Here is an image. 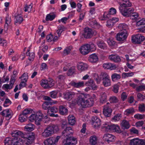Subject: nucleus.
Masks as SVG:
<instances>
[{
    "instance_id": "nucleus-1",
    "label": "nucleus",
    "mask_w": 145,
    "mask_h": 145,
    "mask_svg": "<svg viewBox=\"0 0 145 145\" xmlns=\"http://www.w3.org/2000/svg\"><path fill=\"white\" fill-rule=\"evenodd\" d=\"M95 98L96 95L94 94H93L91 98H90L89 94L81 93L78 96L77 104L83 108L89 107L93 105L94 99Z\"/></svg>"
},
{
    "instance_id": "nucleus-2",
    "label": "nucleus",
    "mask_w": 145,
    "mask_h": 145,
    "mask_svg": "<svg viewBox=\"0 0 145 145\" xmlns=\"http://www.w3.org/2000/svg\"><path fill=\"white\" fill-rule=\"evenodd\" d=\"M93 77L97 84H99L102 80V84L105 87H108L111 85V81L109 74L104 72H101L99 76L96 73L93 74Z\"/></svg>"
},
{
    "instance_id": "nucleus-3",
    "label": "nucleus",
    "mask_w": 145,
    "mask_h": 145,
    "mask_svg": "<svg viewBox=\"0 0 145 145\" xmlns=\"http://www.w3.org/2000/svg\"><path fill=\"white\" fill-rule=\"evenodd\" d=\"M58 130V127L54 125H49L44 129L42 133V136L44 138H48L54 134L55 131Z\"/></svg>"
},
{
    "instance_id": "nucleus-4",
    "label": "nucleus",
    "mask_w": 145,
    "mask_h": 145,
    "mask_svg": "<svg viewBox=\"0 0 145 145\" xmlns=\"http://www.w3.org/2000/svg\"><path fill=\"white\" fill-rule=\"evenodd\" d=\"M102 128L107 132H115L118 133H121V130L119 126L114 124L110 125L108 122H106L103 125Z\"/></svg>"
},
{
    "instance_id": "nucleus-5",
    "label": "nucleus",
    "mask_w": 145,
    "mask_h": 145,
    "mask_svg": "<svg viewBox=\"0 0 145 145\" xmlns=\"http://www.w3.org/2000/svg\"><path fill=\"white\" fill-rule=\"evenodd\" d=\"M24 135L26 136L23 138V139L22 140L23 143L28 145L33 143L35 137L34 133H32L28 134L25 133Z\"/></svg>"
},
{
    "instance_id": "nucleus-6",
    "label": "nucleus",
    "mask_w": 145,
    "mask_h": 145,
    "mask_svg": "<svg viewBox=\"0 0 145 145\" xmlns=\"http://www.w3.org/2000/svg\"><path fill=\"white\" fill-rule=\"evenodd\" d=\"M80 92V91H78L77 92H74L71 91L65 92L63 93L64 98L65 99L70 101L76 96L78 97L79 95L81 94ZM78 98V97L77 100Z\"/></svg>"
},
{
    "instance_id": "nucleus-7",
    "label": "nucleus",
    "mask_w": 145,
    "mask_h": 145,
    "mask_svg": "<svg viewBox=\"0 0 145 145\" xmlns=\"http://www.w3.org/2000/svg\"><path fill=\"white\" fill-rule=\"evenodd\" d=\"M129 7L119 8L120 12L123 16L126 17H130L131 14L134 12V10L133 8Z\"/></svg>"
},
{
    "instance_id": "nucleus-8",
    "label": "nucleus",
    "mask_w": 145,
    "mask_h": 145,
    "mask_svg": "<svg viewBox=\"0 0 145 145\" xmlns=\"http://www.w3.org/2000/svg\"><path fill=\"white\" fill-rule=\"evenodd\" d=\"M60 137H51L47 139L44 142V145H56Z\"/></svg>"
},
{
    "instance_id": "nucleus-9",
    "label": "nucleus",
    "mask_w": 145,
    "mask_h": 145,
    "mask_svg": "<svg viewBox=\"0 0 145 145\" xmlns=\"http://www.w3.org/2000/svg\"><path fill=\"white\" fill-rule=\"evenodd\" d=\"M128 35L127 31H122L117 34L116 38L117 40L124 42L126 40Z\"/></svg>"
},
{
    "instance_id": "nucleus-10",
    "label": "nucleus",
    "mask_w": 145,
    "mask_h": 145,
    "mask_svg": "<svg viewBox=\"0 0 145 145\" xmlns=\"http://www.w3.org/2000/svg\"><path fill=\"white\" fill-rule=\"evenodd\" d=\"M145 37L140 34H138L132 37V40L133 42L137 44H140L142 42L145 40Z\"/></svg>"
},
{
    "instance_id": "nucleus-11",
    "label": "nucleus",
    "mask_w": 145,
    "mask_h": 145,
    "mask_svg": "<svg viewBox=\"0 0 145 145\" xmlns=\"http://www.w3.org/2000/svg\"><path fill=\"white\" fill-rule=\"evenodd\" d=\"M40 84L42 87L44 88H49L54 86V82L52 80L49 81L46 80H42Z\"/></svg>"
},
{
    "instance_id": "nucleus-12",
    "label": "nucleus",
    "mask_w": 145,
    "mask_h": 145,
    "mask_svg": "<svg viewBox=\"0 0 145 145\" xmlns=\"http://www.w3.org/2000/svg\"><path fill=\"white\" fill-rule=\"evenodd\" d=\"M0 114L2 115L3 117L5 116L6 119L7 120H10L12 116V111L9 109H7L3 110L0 113Z\"/></svg>"
},
{
    "instance_id": "nucleus-13",
    "label": "nucleus",
    "mask_w": 145,
    "mask_h": 145,
    "mask_svg": "<svg viewBox=\"0 0 145 145\" xmlns=\"http://www.w3.org/2000/svg\"><path fill=\"white\" fill-rule=\"evenodd\" d=\"M88 44H86L83 45L79 48L80 53L83 55H86L90 52Z\"/></svg>"
},
{
    "instance_id": "nucleus-14",
    "label": "nucleus",
    "mask_w": 145,
    "mask_h": 145,
    "mask_svg": "<svg viewBox=\"0 0 145 145\" xmlns=\"http://www.w3.org/2000/svg\"><path fill=\"white\" fill-rule=\"evenodd\" d=\"M73 131L71 127H66L65 129L62 132V136L66 137H69L73 133Z\"/></svg>"
},
{
    "instance_id": "nucleus-15",
    "label": "nucleus",
    "mask_w": 145,
    "mask_h": 145,
    "mask_svg": "<svg viewBox=\"0 0 145 145\" xmlns=\"http://www.w3.org/2000/svg\"><path fill=\"white\" fill-rule=\"evenodd\" d=\"M112 109L109 106L105 105L104 106L103 112L104 115L107 117H109L112 112Z\"/></svg>"
},
{
    "instance_id": "nucleus-16",
    "label": "nucleus",
    "mask_w": 145,
    "mask_h": 145,
    "mask_svg": "<svg viewBox=\"0 0 145 145\" xmlns=\"http://www.w3.org/2000/svg\"><path fill=\"white\" fill-rule=\"evenodd\" d=\"M114 135L109 134H105L103 137V140L108 143L114 141Z\"/></svg>"
},
{
    "instance_id": "nucleus-17",
    "label": "nucleus",
    "mask_w": 145,
    "mask_h": 145,
    "mask_svg": "<svg viewBox=\"0 0 145 145\" xmlns=\"http://www.w3.org/2000/svg\"><path fill=\"white\" fill-rule=\"evenodd\" d=\"M69 85L77 88L83 87L84 86V81H81L78 82H76L74 81H72L69 83Z\"/></svg>"
},
{
    "instance_id": "nucleus-18",
    "label": "nucleus",
    "mask_w": 145,
    "mask_h": 145,
    "mask_svg": "<svg viewBox=\"0 0 145 145\" xmlns=\"http://www.w3.org/2000/svg\"><path fill=\"white\" fill-rule=\"evenodd\" d=\"M93 32L91 29L85 28L84 29V37L86 39L90 38L92 36Z\"/></svg>"
},
{
    "instance_id": "nucleus-19",
    "label": "nucleus",
    "mask_w": 145,
    "mask_h": 145,
    "mask_svg": "<svg viewBox=\"0 0 145 145\" xmlns=\"http://www.w3.org/2000/svg\"><path fill=\"white\" fill-rule=\"evenodd\" d=\"M85 85L86 86L91 88V89L93 90L96 89L97 88L94 81L91 79L86 82L85 83Z\"/></svg>"
},
{
    "instance_id": "nucleus-20",
    "label": "nucleus",
    "mask_w": 145,
    "mask_h": 145,
    "mask_svg": "<svg viewBox=\"0 0 145 145\" xmlns=\"http://www.w3.org/2000/svg\"><path fill=\"white\" fill-rule=\"evenodd\" d=\"M13 137H15L19 138V137H21L23 138V137H25V134H24L22 132L18 130H16L13 131L11 134Z\"/></svg>"
},
{
    "instance_id": "nucleus-21",
    "label": "nucleus",
    "mask_w": 145,
    "mask_h": 145,
    "mask_svg": "<svg viewBox=\"0 0 145 145\" xmlns=\"http://www.w3.org/2000/svg\"><path fill=\"white\" fill-rule=\"evenodd\" d=\"M78 69L80 71H82L86 70L88 68L87 64L83 62H79L77 64Z\"/></svg>"
},
{
    "instance_id": "nucleus-22",
    "label": "nucleus",
    "mask_w": 145,
    "mask_h": 145,
    "mask_svg": "<svg viewBox=\"0 0 145 145\" xmlns=\"http://www.w3.org/2000/svg\"><path fill=\"white\" fill-rule=\"evenodd\" d=\"M123 3L120 4L119 8L130 7L132 6V4L130 0H121Z\"/></svg>"
},
{
    "instance_id": "nucleus-23",
    "label": "nucleus",
    "mask_w": 145,
    "mask_h": 145,
    "mask_svg": "<svg viewBox=\"0 0 145 145\" xmlns=\"http://www.w3.org/2000/svg\"><path fill=\"white\" fill-rule=\"evenodd\" d=\"M103 67L105 69L114 70L116 69V67L114 64L110 63H104L103 65Z\"/></svg>"
},
{
    "instance_id": "nucleus-24",
    "label": "nucleus",
    "mask_w": 145,
    "mask_h": 145,
    "mask_svg": "<svg viewBox=\"0 0 145 145\" xmlns=\"http://www.w3.org/2000/svg\"><path fill=\"white\" fill-rule=\"evenodd\" d=\"M108 59L111 61L116 63L119 62L121 61L120 57L117 55H110L109 56Z\"/></svg>"
},
{
    "instance_id": "nucleus-25",
    "label": "nucleus",
    "mask_w": 145,
    "mask_h": 145,
    "mask_svg": "<svg viewBox=\"0 0 145 145\" xmlns=\"http://www.w3.org/2000/svg\"><path fill=\"white\" fill-rule=\"evenodd\" d=\"M12 142V145H22L23 144V140L20 138H13Z\"/></svg>"
},
{
    "instance_id": "nucleus-26",
    "label": "nucleus",
    "mask_w": 145,
    "mask_h": 145,
    "mask_svg": "<svg viewBox=\"0 0 145 145\" xmlns=\"http://www.w3.org/2000/svg\"><path fill=\"white\" fill-rule=\"evenodd\" d=\"M89 142L91 145H95L97 144L98 138L95 135L91 136L89 139Z\"/></svg>"
},
{
    "instance_id": "nucleus-27",
    "label": "nucleus",
    "mask_w": 145,
    "mask_h": 145,
    "mask_svg": "<svg viewBox=\"0 0 145 145\" xmlns=\"http://www.w3.org/2000/svg\"><path fill=\"white\" fill-rule=\"evenodd\" d=\"M98 60L97 56L95 54L91 55L89 57V61L92 63H95Z\"/></svg>"
},
{
    "instance_id": "nucleus-28",
    "label": "nucleus",
    "mask_w": 145,
    "mask_h": 145,
    "mask_svg": "<svg viewBox=\"0 0 145 145\" xmlns=\"http://www.w3.org/2000/svg\"><path fill=\"white\" fill-rule=\"evenodd\" d=\"M100 102L102 103L106 102L107 101L106 93L105 92H102L100 94Z\"/></svg>"
},
{
    "instance_id": "nucleus-29",
    "label": "nucleus",
    "mask_w": 145,
    "mask_h": 145,
    "mask_svg": "<svg viewBox=\"0 0 145 145\" xmlns=\"http://www.w3.org/2000/svg\"><path fill=\"white\" fill-rule=\"evenodd\" d=\"M121 125L122 128L124 129H128L130 127L129 122L125 120H123L122 121Z\"/></svg>"
},
{
    "instance_id": "nucleus-30",
    "label": "nucleus",
    "mask_w": 145,
    "mask_h": 145,
    "mask_svg": "<svg viewBox=\"0 0 145 145\" xmlns=\"http://www.w3.org/2000/svg\"><path fill=\"white\" fill-rule=\"evenodd\" d=\"M57 29L56 31V33L59 37L61 35V34L63 31L66 29V28L63 26L59 25L57 27Z\"/></svg>"
},
{
    "instance_id": "nucleus-31",
    "label": "nucleus",
    "mask_w": 145,
    "mask_h": 145,
    "mask_svg": "<svg viewBox=\"0 0 145 145\" xmlns=\"http://www.w3.org/2000/svg\"><path fill=\"white\" fill-rule=\"evenodd\" d=\"M59 112L61 114L67 115L68 112V110L67 108L61 105L59 106Z\"/></svg>"
},
{
    "instance_id": "nucleus-32",
    "label": "nucleus",
    "mask_w": 145,
    "mask_h": 145,
    "mask_svg": "<svg viewBox=\"0 0 145 145\" xmlns=\"http://www.w3.org/2000/svg\"><path fill=\"white\" fill-rule=\"evenodd\" d=\"M94 119L93 124L95 128H97L101 125V120L97 117H95Z\"/></svg>"
},
{
    "instance_id": "nucleus-33",
    "label": "nucleus",
    "mask_w": 145,
    "mask_h": 145,
    "mask_svg": "<svg viewBox=\"0 0 145 145\" xmlns=\"http://www.w3.org/2000/svg\"><path fill=\"white\" fill-rule=\"evenodd\" d=\"M97 44L99 47L102 49H107L106 44L103 41H98L97 42Z\"/></svg>"
},
{
    "instance_id": "nucleus-34",
    "label": "nucleus",
    "mask_w": 145,
    "mask_h": 145,
    "mask_svg": "<svg viewBox=\"0 0 145 145\" xmlns=\"http://www.w3.org/2000/svg\"><path fill=\"white\" fill-rule=\"evenodd\" d=\"M139 139L135 138L130 140L129 145H140Z\"/></svg>"
},
{
    "instance_id": "nucleus-35",
    "label": "nucleus",
    "mask_w": 145,
    "mask_h": 145,
    "mask_svg": "<svg viewBox=\"0 0 145 145\" xmlns=\"http://www.w3.org/2000/svg\"><path fill=\"white\" fill-rule=\"evenodd\" d=\"M68 120L69 124L71 125H74L76 122L75 118L72 115H69L68 117Z\"/></svg>"
},
{
    "instance_id": "nucleus-36",
    "label": "nucleus",
    "mask_w": 145,
    "mask_h": 145,
    "mask_svg": "<svg viewBox=\"0 0 145 145\" xmlns=\"http://www.w3.org/2000/svg\"><path fill=\"white\" fill-rule=\"evenodd\" d=\"M130 17V18L132 20L137 21V20L139 19V14L137 13L134 12H133L131 14Z\"/></svg>"
},
{
    "instance_id": "nucleus-37",
    "label": "nucleus",
    "mask_w": 145,
    "mask_h": 145,
    "mask_svg": "<svg viewBox=\"0 0 145 145\" xmlns=\"http://www.w3.org/2000/svg\"><path fill=\"white\" fill-rule=\"evenodd\" d=\"M111 79L113 82L119 80L121 78L120 75L116 73H114L111 75Z\"/></svg>"
},
{
    "instance_id": "nucleus-38",
    "label": "nucleus",
    "mask_w": 145,
    "mask_h": 145,
    "mask_svg": "<svg viewBox=\"0 0 145 145\" xmlns=\"http://www.w3.org/2000/svg\"><path fill=\"white\" fill-rule=\"evenodd\" d=\"M34 125L31 123H29L25 127V129L26 131H31L34 130Z\"/></svg>"
},
{
    "instance_id": "nucleus-39",
    "label": "nucleus",
    "mask_w": 145,
    "mask_h": 145,
    "mask_svg": "<svg viewBox=\"0 0 145 145\" xmlns=\"http://www.w3.org/2000/svg\"><path fill=\"white\" fill-rule=\"evenodd\" d=\"M16 22L20 24L23 21V18L20 14H17L15 16Z\"/></svg>"
},
{
    "instance_id": "nucleus-40",
    "label": "nucleus",
    "mask_w": 145,
    "mask_h": 145,
    "mask_svg": "<svg viewBox=\"0 0 145 145\" xmlns=\"http://www.w3.org/2000/svg\"><path fill=\"white\" fill-rule=\"evenodd\" d=\"M33 4L31 3L29 5H26L24 8V11L25 12H30L32 10Z\"/></svg>"
},
{
    "instance_id": "nucleus-41",
    "label": "nucleus",
    "mask_w": 145,
    "mask_h": 145,
    "mask_svg": "<svg viewBox=\"0 0 145 145\" xmlns=\"http://www.w3.org/2000/svg\"><path fill=\"white\" fill-rule=\"evenodd\" d=\"M29 120L31 122H33L35 120L40 121V118H39L37 116L36 114H32L29 117Z\"/></svg>"
},
{
    "instance_id": "nucleus-42",
    "label": "nucleus",
    "mask_w": 145,
    "mask_h": 145,
    "mask_svg": "<svg viewBox=\"0 0 145 145\" xmlns=\"http://www.w3.org/2000/svg\"><path fill=\"white\" fill-rule=\"evenodd\" d=\"M134 74V72H123L122 73V76L123 78H125L127 77L132 76Z\"/></svg>"
},
{
    "instance_id": "nucleus-43",
    "label": "nucleus",
    "mask_w": 145,
    "mask_h": 145,
    "mask_svg": "<svg viewBox=\"0 0 145 145\" xmlns=\"http://www.w3.org/2000/svg\"><path fill=\"white\" fill-rule=\"evenodd\" d=\"M72 48L71 46H70L66 47L63 51V53L65 55H68L70 52Z\"/></svg>"
},
{
    "instance_id": "nucleus-44",
    "label": "nucleus",
    "mask_w": 145,
    "mask_h": 145,
    "mask_svg": "<svg viewBox=\"0 0 145 145\" xmlns=\"http://www.w3.org/2000/svg\"><path fill=\"white\" fill-rule=\"evenodd\" d=\"M69 142L70 143H73L72 144H71V145H75L77 143V140L76 138L73 137H68Z\"/></svg>"
},
{
    "instance_id": "nucleus-45",
    "label": "nucleus",
    "mask_w": 145,
    "mask_h": 145,
    "mask_svg": "<svg viewBox=\"0 0 145 145\" xmlns=\"http://www.w3.org/2000/svg\"><path fill=\"white\" fill-rule=\"evenodd\" d=\"M13 138L10 137L6 138L4 141V143L5 145H12Z\"/></svg>"
},
{
    "instance_id": "nucleus-46",
    "label": "nucleus",
    "mask_w": 145,
    "mask_h": 145,
    "mask_svg": "<svg viewBox=\"0 0 145 145\" xmlns=\"http://www.w3.org/2000/svg\"><path fill=\"white\" fill-rule=\"evenodd\" d=\"M118 27L120 29L123 30V31H126V30L128 29V26L125 24H119Z\"/></svg>"
},
{
    "instance_id": "nucleus-47",
    "label": "nucleus",
    "mask_w": 145,
    "mask_h": 145,
    "mask_svg": "<svg viewBox=\"0 0 145 145\" xmlns=\"http://www.w3.org/2000/svg\"><path fill=\"white\" fill-rule=\"evenodd\" d=\"M107 42L109 45L111 46H114L116 43L115 41L112 38H110L108 39Z\"/></svg>"
},
{
    "instance_id": "nucleus-48",
    "label": "nucleus",
    "mask_w": 145,
    "mask_h": 145,
    "mask_svg": "<svg viewBox=\"0 0 145 145\" xmlns=\"http://www.w3.org/2000/svg\"><path fill=\"white\" fill-rule=\"evenodd\" d=\"M28 78V74L26 72L24 73L22 76L20 77V78L21 79V81H24L25 82H27Z\"/></svg>"
},
{
    "instance_id": "nucleus-49",
    "label": "nucleus",
    "mask_w": 145,
    "mask_h": 145,
    "mask_svg": "<svg viewBox=\"0 0 145 145\" xmlns=\"http://www.w3.org/2000/svg\"><path fill=\"white\" fill-rule=\"evenodd\" d=\"M55 17V15L54 14H47L46 17V21H52Z\"/></svg>"
},
{
    "instance_id": "nucleus-50",
    "label": "nucleus",
    "mask_w": 145,
    "mask_h": 145,
    "mask_svg": "<svg viewBox=\"0 0 145 145\" xmlns=\"http://www.w3.org/2000/svg\"><path fill=\"white\" fill-rule=\"evenodd\" d=\"M27 54L29 56V59L30 61L33 60L35 57V54L34 52L30 53L29 50L27 52Z\"/></svg>"
},
{
    "instance_id": "nucleus-51",
    "label": "nucleus",
    "mask_w": 145,
    "mask_h": 145,
    "mask_svg": "<svg viewBox=\"0 0 145 145\" xmlns=\"http://www.w3.org/2000/svg\"><path fill=\"white\" fill-rule=\"evenodd\" d=\"M58 111V108L56 106H53L51 107H50V108L48 109V114H50V112H51L52 113H56Z\"/></svg>"
},
{
    "instance_id": "nucleus-52",
    "label": "nucleus",
    "mask_w": 145,
    "mask_h": 145,
    "mask_svg": "<svg viewBox=\"0 0 145 145\" xmlns=\"http://www.w3.org/2000/svg\"><path fill=\"white\" fill-rule=\"evenodd\" d=\"M145 24V19L142 18L138 20L136 23V26H139L141 25H143Z\"/></svg>"
},
{
    "instance_id": "nucleus-53",
    "label": "nucleus",
    "mask_w": 145,
    "mask_h": 145,
    "mask_svg": "<svg viewBox=\"0 0 145 145\" xmlns=\"http://www.w3.org/2000/svg\"><path fill=\"white\" fill-rule=\"evenodd\" d=\"M121 117V113H119L116 114L115 116H114L112 118V119L114 121H119Z\"/></svg>"
},
{
    "instance_id": "nucleus-54",
    "label": "nucleus",
    "mask_w": 145,
    "mask_h": 145,
    "mask_svg": "<svg viewBox=\"0 0 145 145\" xmlns=\"http://www.w3.org/2000/svg\"><path fill=\"white\" fill-rule=\"evenodd\" d=\"M109 101L111 103H117L118 101L117 98L114 96L110 97L109 99Z\"/></svg>"
},
{
    "instance_id": "nucleus-55",
    "label": "nucleus",
    "mask_w": 145,
    "mask_h": 145,
    "mask_svg": "<svg viewBox=\"0 0 145 145\" xmlns=\"http://www.w3.org/2000/svg\"><path fill=\"white\" fill-rule=\"evenodd\" d=\"M27 116H24L22 114H20L19 116V119L21 122H23L26 120Z\"/></svg>"
},
{
    "instance_id": "nucleus-56",
    "label": "nucleus",
    "mask_w": 145,
    "mask_h": 145,
    "mask_svg": "<svg viewBox=\"0 0 145 145\" xmlns=\"http://www.w3.org/2000/svg\"><path fill=\"white\" fill-rule=\"evenodd\" d=\"M89 51H95L96 49V47L95 45L93 43H91L88 44Z\"/></svg>"
},
{
    "instance_id": "nucleus-57",
    "label": "nucleus",
    "mask_w": 145,
    "mask_h": 145,
    "mask_svg": "<svg viewBox=\"0 0 145 145\" xmlns=\"http://www.w3.org/2000/svg\"><path fill=\"white\" fill-rule=\"evenodd\" d=\"M58 92L57 91H52L50 93V96L53 98H56L57 97Z\"/></svg>"
},
{
    "instance_id": "nucleus-58",
    "label": "nucleus",
    "mask_w": 145,
    "mask_h": 145,
    "mask_svg": "<svg viewBox=\"0 0 145 145\" xmlns=\"http://www.w3.org/2000/svg\"><path fill=\"white\" fill-rule=\"evenodd\" d=\"M134 110L133 108H130L127 109L125 111V114L127 115H129L134 113Z\"/></svg>"
},
{
    "instance_id": "nucleus-59",
    "label": "nucleus",
    "mask_w": 145,
    "mask_h": 145,
    "mask_svg": "<svg viewBox=\"0 0 145 145\" xmlns=\"http://www.w3.org/2000/svg\"><path fill=\"white\" fill-rule=\"evenodd\" d=\"M138 110L140 112H143L145 111V106L144 104H139Z\"/></svg>"
},
{
    "instance_id": "nucleus-60",
    "label": "nucleus",
    "mask_w": 145,
    "mask_h": 145,
    "mask_svg": "<svg viewBox=\"0 0 145 145\" xmlns=\"http://www.w3.org/2000/svg\"><path fill=\"white\" fill-rule=\"evenodd\" d=\"M136 91L139 92L145 90V85H141L137 87L136 89Z\"/></svg>"
},
{
    "instance_id": "nucleus-61",
    "label": "nucleus",
    "mask_w": 145,
    "mask_h": 145,
    "mask_svg": "<svg viewBox=\"0 0 145 145\" xmlns=\"http://www.w3.org/2000/svg\"><path fill=\"white\" fill-rule=\"evenodd\" d=\"M145 117V115L144 114H136L134 115V118L138 120L143 119Z\"/></svg>"
},
{
    "instance_id": "nucleus-62",
    "label": "nucleus",
    "mask_w": 145,
    "mask_h": 145,
    "mask_svg": "<svg viewBox=\"0 0 145 145\" xmlns=\"http://www.w3.org/2000/svg\"><path fill=\"white\" fill-rule=\"evenodd\" d=\"M114 22L110 19L107 21L106 25L109 27H111L114 25Z\"/></svg>"
},
{
    "instance_id": "nucleus-63",
    "label": "nucleus",
    "mask_w": 145,
    "mask_h": 145,
    "mask_svg": "<svg viewBox=\"0 0 145 145\" xmlns=\"http://www.w3.org/2000/svg\"><path fill=\"white\" fill-rule=\"evenodd\" d=\"M7 44V41L2 38H0V45L3 46H5Z\"/></svg>"
},
{
    "instance_id": "nucleus-64",
    "label": "nucleus",
    "mask_w": 145,
    "mask_h": 145,
    "mask_svg": "<svg viewBox=\"0 0 145 145\" xmlns=\"http://www.w3.org/2000/svg\"><path fill=\"white\" fill-rule=\"evenodd\" d=\"M69 141L68 137L66 139H64L63 141V145H71V144H72L73 143H70Z\"/></svg>"
}]
</instances>
